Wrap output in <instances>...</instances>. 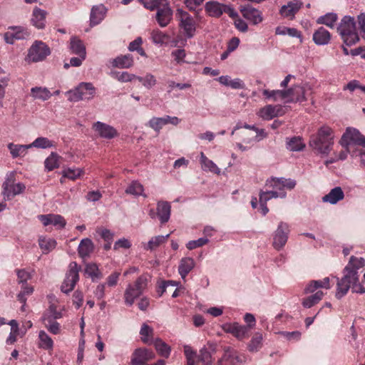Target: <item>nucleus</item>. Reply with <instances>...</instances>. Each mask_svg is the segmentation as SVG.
I'll return each mask as SVG.
<instances>
[{
    "label": "nucleus",
    "instance_id": "nucleus-1",
    "mask_svg": "<svg viewBox=\"0 0 365 365\" xmlns=\"http://www.w3.org/2000/svg\"><path fill=\"white\" fill-rule=\"evenodd\" d=\"M354 260V258L349 260L347 265L344 269V276L341 279L336 277L337 288L336 292V297L341 299L345 296L349 289L351 288V291L355 293H365V288L359 282L358 271L351 269V264Z\"/></svg>",
    "mask_w": 365,
    "mask_h": 365
},
{
    "label": "nucleus",
    "instance_id": "nucleus-2",
    "mask_svg": "<svg viewBox=\"0 0 365 365\" xmlns=\"http://www.w3.org/2000/svg\"><path fill=\"white\" fill-rule=\"evenodd\" d=\"M334 131L327 126L323 125L319 128L317 134L310 137L309 145L319 153L328 155L334 145Z\"/></svg>",
    "mask_w": 365,
    "mask_h": 365
},
{
    "label": "nucleus",
    "instance_id": "nucleus-3",
    "mask_svg": "<svg viewBox=\"0 0 365 365\" xmlns=\"http://www.w3.org/2000/svg\"><path fill=\"white\" fill-rule=\"evenodd\" d=\"M337 32L347 46H353L360 40L356 21L353 16H344L337 26Z\"/></svg>",
    "mask_w": 365,
    "mask_h": 365
},
{
    "label": "nucleus",
    "instance_id": "nucleus-4",
    "mask_svg": "<svg viewBox=\"0 0 365 365\" xmlns=\"http://www.w3.org/2000/svg\"><path fill=\"white\" fill-rule=\"evenodd\" d=\"M150 277L148 274L140 275L134 282L133 284H129L124 293L125 303L131 306L133 304L135 299L140 296L147 289L148 282Z\"/></svg>",
    "mask_w": 365,
    "mask_h": 365
},
{
    "label": "nucleus",
    "instance_id": "nucleus-5",
    "mask_svg": "<svg viewBox=\"0 0 365 365\" xmlns=\"http://www.w3.org/2000/svg\"><path fill=\"white\" fill-rule=\"evenodd\" d=\"M96 93V88L91 83H81L74 89L66 92L68 100L71 102H78L92 99Z\"/></svg>",
    "mask_w": 365,
    "mask_h": 365
},
{
    "label": "nucleus",
    "instance_id": "nucleus-6",
    "mask_svg": "<svg viewBox=\"0 0 365 365\" xmlns=\"http://www.w3.org/2000/svg\"><path fill=\"white\" fill-rule=\"evenodd\" d=\"M175 17L179 21V27L183 30L184 35L187 38H192L196 31V21L194 18L182 9H177Z\"/></svg>",
    "mask_w": 365,
    "mask_h": 365
},
{
    "label": "nucleus",
    "instance_id": "nucleus-7",
    "mask_svg": "<svg viewBox=\"0 0 365 365\" xmlns=\"http://www.w3.org/2000/svg\"><path fill=\"white\" fill-rule=\"evenodd\" d=\"M205 9L209 16L220 17L223 13H226L231 18L238 17L237 12L230 5L219 3L215 1H207L205 5Z\"/></svg>",
    "mask_w": 365,
    "mask_h": 365
},
{
    "label": "nucleus",
    "instance_id": "nucleus-8",
    "mask_svg": "<svg viewBox=\"0 0 365 365\" xmlns=\"http://www.w3.org/2000/svg\"><path fill=\"white\" fill-rule=\"evenodd\" d=\"M81 267L76 262L69 264L68 270L66 274V278L63 282L61 289L63 292L68 294L75 287L79 280V272Z\"/></svg>",
    "mask_w": 365,
    "mask_h": 365
},
{
    "label": "nucleus",
    "instance_id": "nucleus-9",
    "mask_svg": "<svg viewBox=\"0 0 365 365\" xmlns=\"http://www.w3.org/2000/svg\"><path fill=\"white\" fill-rule=\"evenodd\" d=\"M339 143L342 147H350L354 144L365 148V135L356 128L348 127L342 135Z\"/></svg>",
    "mask_w": 365,
    "mask_h": 365
},
{
    "label": "nucleus",
    "instance_id": "nucleus-10",
    "mask_svg": "<svg viewBox=\"0 0 365 365\" xmlns=\"http://www.w3.org/2000/svg\"><path fill=\"white\" fill-rule=\"evenodd\" d=\"M51 53L49 47L41 41H36L29 50L28 58L32 62L43 61Z\"/></svg>",
    "mask_w": 365,
    "mask_h": 365
},
{
    "label": "nucleus",
    "instance_id": "nucleus-11",
    "mask_svg": "<svg viewBox=\"0 0 365 365\" xmlns=\"http://www.w3.org/2000/svg\"><path fill=\"white\" fill-rule=\"evenodd\" d=\"M13 177V175L7 177L2 185V195L5 200H9L11 197L21 194L26 189L25 185L22 182L14 184Z\"/></svg>",
    "mask_w": 365,
    "mask_h": 365
},
{
    "label": "nucleus",
    "instance_id": "nucleus-12",
    "mask_svg": "<svg viewBox=\"0 0 365 365\" xmlns=\"http://www.w3.org/2000/svg\"><path fill=\"white\" fill-rule=\"evenodd\" d=\"M289 234V228L287 223L280 222L277 230L273 233L272 246L277 250H280L286 245Z\"/></svg>",
    "mask_w": 365,
    "mask_h": 365
},
{
    "label": "nucleus",
    "instance_id": "nucleus-13",
    "mask_svg": "<svg viewBox=\"0 0 365 365\" xmlns=\"http://www.w3.org/2000/svg\"><path fill=\"white\" fill-rule=\"evenodd\" d=\"M223 355L217 361V365H241L245 360L237 351L230 346L223 348Z\"/></svg>",
    "mask_w": 365,
    "mask_h": 365
},
{
    "label": "nucleus",
    "instance_id": "nucleus-14",
    "mask_svg": "<svg viewBox=\"0 0 365 365\" xmlns=\"http://www.w3.org/2000/svg\"><path fill=\"white\" fill-rule=\"evenodd\" d=\"M296 185V181L284 178H272L266 181V186L272 187L278 192H286L285 189L292 190Z\"/></svg>",
    "mask_w": 365,
    "mask_h": 365
},
{
    "label": "nucleus",
    "instance_id": "nucleus-15",
    "mask_svg": "<svg viewBox=\"0 0 365 365\" xmlns=\"http://www.w3.org/2000/svg\"><path fill=\"white\" fill-rule=\"evenodd\" d=\"M284 110L280 105H267L260 108L257 115L265 120H269L275 117L282 115Z\"/></svg>",
    "mask_w": 365,
    "mask_h": 365
},
{
    "label": "nucleus",
    "instance_id": "nucleus-16",
    "mask_svg": "<svg viewBox=\"0 0 365 365\" xmlns=\"http://www.w3.org/2000/svg\"><path fill=\"white\" fill-rule=\"evenodd\" d=\"M173 10L170 3L165 4L161 8H158L155 14V19L160 27L167 26L173 19Z\"/></svg>",
    "mask_w": 365,
    "mask_h": 365
},
{
    "label": "nucleus",
    "instance_id": "nucleus-17",
    "mask_svg": "<svg viewBox=\"0 0 365 365\" xmlns=\"http://www.w3.org/2000/svg\"><path fill=\"white\" fill-rule=\"evenodd\" d=\"M287 103H302L307 101L304 95V88L300 86H294L287 90H284Z\"/></svg>",
    "mask_w": 365,
    "mask_h": 365
},
{
    "label": "nucleus",
    "instance_id": "nucleus-18",
    "mask_svg": "<svg viewBox=\"0 0 365 365\" xmlns=\"http://www.w3.org/2000/svg\"><path fill=\"white\" fill-rule=\"evenodd\" d=\"M303 3L299 0L289 1L287 5H283L279 9V14L284 18L293 19L295 14L302 7Z\"/></svg>",
    "mask_w": 365,
    "mask_h": 365
},
{
    "label": "nucleus",
    "instance_id": "nucleus-19",
    "mask_svg": "<svg viewBox=\"0 0 365 365\" xmlns=\"http://www.w3.org/2000/svg\"><path fill=\"white\" fill-rule=\"evenodd\" d=\"M222 328L225 332L232 334L240 340L248 336L249 329L245 326L239 325L237 323L225 324Z\"/></svg>",
    "mask_w": 365,
    "mask_h": 365
},
{
    "label": "nucleus",
    "instance_id": "nucleus-20",
    "mask_svg": "<svg viewBox=\"0 0 365 365\" xmlns=\"http://www.w3.org/2000/svg\"><path fill=\"white\" fill-rule=\"evenodd\" d=\"M38 219L44 226L53 225L59 229H62L64 228L66 225L65 219L60 215H38Z\"/></svg>",
    "mask_w": 365,
    "mask_h": 365
},
{
    "label": "nucleus",
    "instance_id": "nucleus-21",
    "mask_svg": "<svg viewBox=\"0 0 365 365\" xmlns=\"http://www.w3.org/2000/svg\"><path fill=\"white\" fill-rule=\"evenodd\" d=\"M93 128L98 133L100 137L103 138L111 139L118 134L113 127L100 121L96 122L93 125Z\"/></svg>",
    "mask_w": 365,
    "mask_h": 365
},
{
    "label": "nucleus",
    "instance_id": "nucleus-22",
    "mask_svg": "<svg viewBox=\"0 0 365 365\" xmlns=\"http://www.w3.org/2000/svg\"><path fill=\"white\" fill-rule=\"evenodd\" d=\"M240 11L244 18L251 21L255 25L259 24L263 20L262 13L257 9L250 6L242 7Z\"/></svg>",
    "mask_w": 365,
    "mask_h": 365
},
{
    "label": "nucleus",
    "instance_id": "nucleus-23",
    "mask_svg": "<svg viewBox=\"0 0 365 365\" xmlns=\"http://www.w3.org/2000/svg\"><path fill=\"white\" fill-rule=\"evenodd\" d=\"M14 32H6L4 35L6 43L14 44L16 40L26 38L29 34L21 27H11Z\"/></svg>",
    "mask_w": 365,
    "mask_h": 365
},
{
    "label": "nucleus",
    "instance_id": "nucleus-24",
    "mask_svg": "<svg viewBox=\"0 0 365 365\" xmlns=\"http://www.w3.org/2000/svg\"><path fill=\"white\" fill-rule=\"evenodd\" d=\"M171 212L170 204L167 201H159L157 203V215L162 224L168 222Z\"/></svg>",
    "mask_w": 365,
    "mask_h": 365
},
{
    "label": "nucleus",
    "instance_id": "nucleus-25",
    "mask_svg": "<svg viewBox=\"0 0 365 365\" xmlns=\"http://www.w3.org/2000/svg\"><path fill=\"white\" fill-rule=\"evenodd\" d=\"M331 40V34L324 27H319L313 34V41L317 46L327 45Z\"/></svg>",
    "mask_w": 365,
    "mask_h": 365
},
{
    "label": "nucleus",
    "instance_id": "nucleus-26",
    "mask_svg": "<svg viewBox=\"0 0 365 365\" xmlns=\"http://www.w3.org/2000/svg\"><path fill=\"white\" fill-rule=\"evenodd\" d=\"M344 197V193L341 187H335L322 197L324 202L335 205Z\"/></svg>",
    "mask_w": 365,
    "mask_h": 365
},
{
    "label": "nucleus",
    "instance_id": "nucleus-27",
    "mask_svg": "<svg viewBox=\"0 0 365 365\" xmlns=\"http://www.w3.org/2000/svg\"><path fill=\"white\" fill-rule=\"evenodd\" d=\"M94 250V245L89 238L83 239L78 247L79 256L84 259L88 257Z\"/></svg>",
    "mask_w": 365,
    "mask_h": 365
},
{
    "label": "nucleus",
    "instance_id": "nucleus-28",
    "mask_svg": "<svg viewBox=\"0 0 365 365\" xmlns=\"http://www.w3.org/2000/svg\"><path fill=\"white\" fill-rule=\"evenodd\" d=\"M106 9L104 6H94L91 9L90 22L91 26L98 24L104 18Z\"/></svg>",
    "mask_w": 365,
    "mask_h": 365
},
{
    "label": "nucleus",
    "instance_id": "nucleus-29",
    "mask_svg": "<svg viewBox=\"0 0 365 365\" xmlns=\"http://www.w3.org/2000/svg\"><path fill=\"white\" fill-rule=\"evenodd\" d=\"M69 48L71 52L76 55H82L83 58L86 57V47L82 41L76 36H72L70 39Z\"/></svg>",
    "mask_w": 365,
    "mask_h": 365
},
{
    "label": "nucleus",
    "instance_id": "nucleus-30",
    "mask_svg": "<svg viewBox=\"0 0 365 365\" xmlns=\"http://www.w3.org/2000/svg\"><path fill=\"white\" fill-rule=\"evenodd\" d=\"M133 65V58L130 54L120 55L114 58L112 66L118 68H129Z\"/></svg>",
    "mask_w": 365,
    "mask_h": 365
},
{
    "label": "nucleus",
    "instance_id": "nucleus-31",
    "mask_svg": "<svg viewBox=\"0 0 365 365\" xmlns=\"http://www.w3.org/2000/svg\"><path fill=\"white\" fill-rule=\"evenodd\" d=\"M155 357V354L147 349H137L132 355L131 359L137 361L147 363Z\"/></svg>",
    "mask_w": 365,
    "mask_h": 365
},
{
    "label": "nucleus",
    "instance_id": "nucleus-32",
    "mask_svg": "<svg viewBox=\"0 0 365 365\" xmlns=\"http://www.w3.org/2000/svg\"><path fill=\"white\" fill-rule=\"evenodd\" d=\"M46 15V12L44 10L36 7L33 11L31 19L33 25L37 29H43L45 26Z\"/></svg>",
    "mask_w": 365,
    "mask_h": 365
},
{
    "label": "nucleus",
    "instance_id": "nucleus-33",
    "mask_svg": "<svg viewBox=\"0 0 365 365\" xmlns=\"http://www.w3.org/2000/svg\"><path fill=\"white\" fill-rule=\"evenodd\" d=\"M195 261L191 257H185L180 260L178 271L182 279H185L187 274L194 268Z\"/></svg>",
    "mask_w": 365,
    "mask_h": 365
},
{
    "label": "nucleus",
    "instance_id": "nucleus-34",
    "mask_svg": "<svg viewBox=\"0 0 365 365\" xmlns=\"http://www.w3.org/2000/svg\"><path fill=\"white\" fill-rule=\"evenodd\" d=\"M286 148L292 152L301 151L305 148V144L303 143L301 137L294 136L287 138Z\"/></svg>",
    "mask_w": 365,
    "mask_h": 365
},
{
    "label": "nucleus",
    "instance_id": "nucleus-35",
    "mask_svg": "<svg viewBox=\"0 0 365 365\" xmlns=\"http://www.w3.org/2000/svg\"><path fill=\"white\" fill-rule=\"evenodd\" d=\"M7 147L13 158L24 156L27 153V150L31 148L30 144L16 145L12 143H9Z\"/></svg>",
    "mask_w": 365,
    "mask_h": 365
},
{
    "label": "nucleus",
    "instance_id": "nucleus-36",
    "mask_svg": "<svg viewBox=\"0 0 365 365\" xmlns=\"http://www.w3.org/2000/svg\"><path fill=\"white\" fill-rule=\"evenodd\" d=\"M31 93L34 99L41 100L43 101L49 99L52 93L46 87L36 86L31 89Z\"/></svg>",
    "mask_w": 365,
    "mask_h": 365
},
{
    "label": "nucleus",
    "instance_id": "nucleus-37",
    "mask_svg": "<svg viewBox=\"0 0 365 365\" xmlns=\"http://www.w3.org/2000/svg\"><path fill=\"white\" fill-rule=\"evenodd\" d=\"M324 292L322 291H317L314 294L303 299L302 304L304 308H311L318 304L322 300Z\"/></svg>",
    "mask_w": 365,
    "mask_h": 365
},
{
    "label": "nucleus",
    "instance_id": "nucleus-38",
    "mask_svg": "<svg viewBox=\"0 0 365 365\" xmlns=\"http://www.w3.org/2000/svg\"><path fill=\"white\" fill-rule=\"evenodd\" d=\"M153 329L146 324H143L141 327L140 334L141 340L143 343L152 344L155 339H153Z\"/></svg>",
    "mask_w": 365,
    "mask_h": 365
},
{
    "label": "nucleus",
    "instance_id": "nucleus-39",
    "mask_svg": "<svg viewBox=\"0 0 365 365\" xmlns=\"http://www.w3.org/2000/svg\"><path fill=\"white\" fill-rule=\"evenodd\" d=\"M212 365V355L207 348L203 347L200 350V353L197 355L196 365Z\"/></svg>",
    "mask_w": 365,
    "mask_h": 365
},
{
    "label": "nucleus",
    "instance_id": "nucleus-40",
    "mask_svg": "<svg viewBox=\"0 0 365 365\" xmlns=\"http://www.w3.org/2000/svg\"><path fill=\"white\" fill-rule=\"evenodd\" d=\"M200 163L203 170L216 174L220 173V169L211 160H209L202 152L200 153Z\"/></svg>",
    "mask_w": 365,
    "mask_h": 365
},
{
    "label": "nucleus",
    "instance_id": "nucleus-41",
    "mask_svg": "<svg viewBox=\"0 0 365 365\" xmlns=\"http://www.w3.org/2000/svg\"><path fill=\"white\" fill-rule=\"evenodd\" d=\"M337 19V14L336 13L330 12L319 17L317 22L320 24H324L330 28H334Z\"/></svg>",
    "mask_w": 365,
    "mask_h": 365
},
{
    "label": "nucleus",
    "instance_id": "nucleus-42",
    "mask_svg": "<svg viewBox=\"0 0 365 365\" xmlns=\"http://www.w3.org/2000/svg\"><path fill=\"white\" fill-rule=\"evenodd\" d=\"M262 334L256 333L248 344L247 348L250 352L258 351L262 346Z\"/></svg>",
    "mask_w": 365,
    "mask_h": 365
},
{
    "label": "nucleus",
    "instance_id": "nucleus-43",
    "mask_svg": "<svg viewBox=\"0 0 365 365\" xmlns=\"http://www.w3.org/2000/svg\"><path fill=\"white\" fill-rule=\"evenodd\" d=\"M153 344H154L157 351L160 355L165 358H168L170 356V347L166 343L162 341V339L157 338L154 340Z\"/></svg>",
    "mask_w": 365,
    "mask_h": 365
},
{
    "label": "nucleus",
    "instance_id": "nucleus-44",
    "mask_svg": "<svg viewBox=\"0 0 365 365\" xmlns=\"http://www.w3.org/2000/svg\"><path fill=\"white\" fill-rule=\"evenodd\" d=\"M31 148L46 149L55 146V143L45 137H38L31 144Z\"/></svg>",
    "mask_w": 365,
    "mask_h": 365
},
{
    "label": "nucleus",
    "instance_id": "nucleus-45",
    "mask_svg": "<svg viewBox=\"0 0 365 365\" xmlns=\"http://www.w3.org/2000/svg\"><path fill=\"white\" fill-rule=\"evenodd\" d=\"M169 236H170V234H168L166 235H158V236L152 237L148 242L147 246L145 247V249L149 250H153L156 249L160 245H162L163 243H165L167 241Z\"/></svg>",
    "mask_w": 365,
    "mask_h": 365
},
{
    "label": "nucleus",
    "instance_id": "nucleus-46",
    "mask_svg": "<svg viewBox=\"0 0 365 365\" xmlns=\"http://www.w3.org/2000/svg\"><path fill=\"white\" fill-rule=\"evenodd\" d=\"M39 338V347L43 349H52L53 346V341L52 339L46 333V331L41 330L38 334Z\"/></svg>",
    "mask_w": 365,
    "mask_h": 365
},
{
    "label": "nucleus",
    "instance_id": "nucleus-47",
    "mask_svg": "<svg viewBox=\"0 0 365 365\" xmlns=\"http://www.w3.org/2000/svg\"><path fill=\"white\" fill-rule=\"evenodd\" d=\"M143 190L142 184L138 181H133L126 188L125 193L135 196L143 195L146 197L145 195H143Z\"/></svg>",
    "mask_w": 365,
    "mask_h": 365
},
{
    "label": "nucleus",
    "instance_id": "nucleus-48",
    "mask_svg": "<svg viewBox=\"0 0 365 365\" xmlns=\"http://www.w3.org/2000/svg\"><path fill=\"white\" fill-rule=\"evenodd\" d=\"M56 319H51L49 317H46L45 319H42L45 327L48 331L53 334H58L60 333L61 327L60 324L56 321Z\"/></svg>",
    "mask_w": 365,
    "mask_h": 365
},
{
    "label": "nucleus",
    "instance_id": "nucleus-49",
    "mask_svg": "<svg viewBox=\"0 0 365 365\" xmlns=\"http://www.w3.org/2000/svg\"><path fill=\"white\" fill-rule=\"evenodd\" d=\"M143 6L150 10H158V8H161L165 4L169 2L168 0H138Z\"/></svg>",
    "mask_w": 365,
    "mask_h": 365
},
{
    "label": "nucleus",
    "instance_id": "nucleus-50",
    "mask_svg": "<svg viewBox=\"0 0 365 365\" xmlns=\"http://www.w3.org/2000/svg\"><path fill=\"white\" fill-rule=\"evenodd\" d=\"M38 245L44 252H49L56 247V242L52 238L40 237Z\"/></svg>",
    "mask_w": 365,
    "mask_h": 365
},
{
    "label": "nucleus",
    "instance_id": "nucleus-51",
    "mask_svg": "<svg viewBox=\"0 0 365 365\" xmlns=\"http://www.w3.org/2000/svg\"><path fill=\"white\" fill-rule=\"evenodd\" d=\"M85 272L91 277L93 281L102 277V273L95 263L87 264L85 268Z\"/></svg>",
    "mask_w": 365,
    "mask_h": 365
},
{
    "label": "nucleus",
    "instance_id": "nucleus-52",
    "mask_svg": "<svg viewBox=\"0 0 365 365\" xmlns=\"http://www.w3.org/2000/svg\"><path fill=\"white\" fill-rule=\"evenodd\" d=\"M136 79L142 83L143 86L148 89L153 88L157 83V80L155 76L149 73L143 77L138 76L136 77Z\"/></svg>",
    "mask_w": 365,
    "mask_h": 365
},
{
    "label": "nucleus",
    "instance_id": "nucleus-53",
    "mask_svg": "<svg viewBox=\"0 0 365 365\" xmlns=\"http://www.w3.org/2000/svg\"><path fill=\"white\" fill-rule=\"evenodd\" d=\"M263 95L266 97L267 99H272L274 101H277L279 98L281 99H285V94L284 90H272L269 91L267 89H264L262 91Z\"/></svg>",
    "mask_w": 365,
    "mask_h": 365
},
{
    "label": "nucleus",
    "instance_id": "nucleus-54",
    "mask_svg": "<svg viewBox=\"0 0 365 365\" xmlns=\"http://www.w3.org/2000/svg\"><path fill=\"white\" fill-rule=\"evenodd\" d=\"M46 317H49L52 320L58 319L62 317V313L58 311L56 304L52 303L49 305L47 311L43 314L42 319H45Z\"/></svg>",
    "mask_w": 365,
    "mask_h": 365
},
{
    "label": "nucleus",
    "instance_id": "nucleus-55",
    "mask_svg": "<svg viewBox=\"0 0 365 365\" xmlns=\"http://www.w3.org/2000/svg\"><path fill=\"white\" fill-rule=\"evenodd\" d=\"M83 170L81 168H66L62 171L63 177L74 180L83 174Z\"/></svg>",
    "mask_w": 365,
    "mask_h": 365
},
{
    "label": "nucleus",
    "instance_id": "nucleus-56",
    "mask_svg": "<svg viewBox=\"0 0 365 365\" xmlns=\"http://www.w3.org/2000/svg\"><path fill=\"white\" fill-rule=\"evenodd\" d=\"M58 155L52 153L50 156H48L45 162V168L48 170V171H51L53 169L58 167Z\"/></svg>",
    "mask_w": 365,
    "mask_h": 365
},
{
    "label": "nucleus",
    "instance_id": "nucleus-57",
    "mask_svg": "<svg viewBox=\"0 0 365 365\" xmlns=\"http://www.w3.org/2000/svg\"><path fill=\"white\" fill-rule=\"evenodd\" d=\"M151 38L154 43L163 44L168 38V36L159 29H155L151 33Z\"/></svg>",
    "mask_w": 365,
    "mask_h": 365
},
{
    "label": "nucleus",
    "instance_id": "nucleus-58",
    "mask_svg": "<svg viewBox=\"0 0 365 365\" xmlns=\"http://www.w3.org/2000/svg\"><path fill=\"white\" fill-rule=\"evenodd\" d=\"M165 125L166 121L163 119V117H153L148 122V125L157 133H159L163 126Z\"/></svg>",
    "mask_w": 365,
    "mask_h": 365
},
{
    "label": "nucleus",
    "instance_id": "nucleus-59",
    "mask_svg": "<svg viewBox=\"0 0 365 365\" xmlns=\"http://www.w3.org/2000/svg\"><path fill=\"white\" fill-rule=\"evenodd\" d=\"M184 352L187 359V365H195L196 364L197 354L190 346H184Z\"/></svg>",
    "mask_w": 365,
    "mask_h": 365
},
{
    "label": "nucleus",
    "instance_id": "nucleus-60",
    "mask_svg": "<svg viewBox=\"0 0 365 365\" xmlns=\"http://www.w3.org/2000/svg\"><path fill=\"white\" fill-rule=\"evenodd\" d=\"M319 288H324V285H322V281L321 280H312L304 288V294L313 293Z\"/></svg>",
    "mask_w": 365,
    "mask_h": 365
},
{
    "label": "nucleus",
    "instance_id": "nucleus-61",
    "mask_svg": "<svg viewBox=\"0 0 365 365\" xmlns=\"http://www.w3.org/2000/svg\"><path fill=\"white\" fill-rule=\"evenodd\" d=\"M114 75L115 78L120 82H130L138 77L135 74L129 73L127 71L117 72Z\"/></svg>",
    "mask_w": 365,
    "mask_h": 365
},
{
    "label": "nucleus",
    "instance_id": "nucleus-62",
    "mask_svg": "<svg viewBox=\"0 0 365 365\" xmlns=\"http://www.w3.org/2000/svg\"><path fill=\"white\" fill-rule=\"evenodd\" d=\"M208 239L207 237H200L196 240H191L189 241L186 247L188 250H192L197 247H200L203 246L204 245H206L208 242Z\"/></svg>",
    "mask_w": 365,
    "mask_h": 365
},
{
    "label": "nucleus",
    "instance_id": "nucleus-63",
    "mask_svg": "<svg viewBox=\"0 0 365 365\" xmlns=\"http://www.w3.org/2000/svg\"><path fill=\"white\" fill-rule=\"evenodd\" d=\"M357 88L365 93V86H361L357 80H352L344 86L343 90H349V91L353 92Z\"/></svg>",
    "mask_w": 365,
    "mask_h": 365
},
{
    "label": "nucleus",
    "instance_id": "nucleus-64",
    "mask_svg": "<svg viewBox=\"0 0 365 365\" xmlns=\"http://www.w3.org/2000/svg\"><path fill=\"white\" fill-rule=\"evenodd\" d=\"M83 294L79 291L76 290L74 292L73 294V302L76 305V309H79L81 306L83 304Z\"/></svg>",
    "mask_w": 365,
    "mask_h": 365
}]
</instances>
